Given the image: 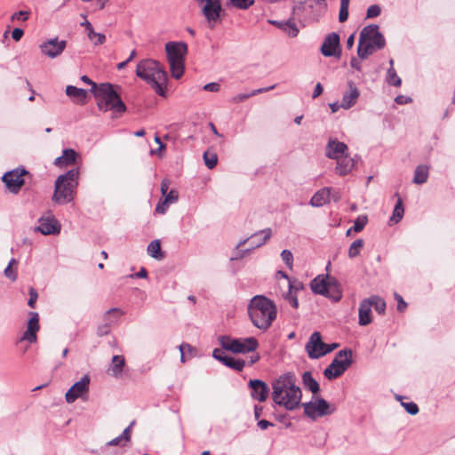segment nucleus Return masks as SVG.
Here are the masks:
<instances>
[{
	"label": "nucleus",
	"mask_w": 455,
	"mask_h": 455,
	"mask_svg": "<svg viewBox=\"0 0 455 455\" xmlns=\"http://www.w3.org/2000/svg\"><path fill=\"white\" fill-rule=\"evenodd\" d=\"M66 94L71 98L76 104L84 105L86 103L87 92L84 89L68 85L66 87Z\"/></svg>",
	"instance_id": "obj_28"
},
{
	"label": "nucleus",
	"mask_w": 455,
	"mask_h": 455,
	"mask_svg": "<svg viewBox=\"0 0 455 455\" xmlns=\"http://www.w3.org/2000/svg\"><path fill=\"white\" fill-rule=\"evenodd\" d=\"M15 264H17V260L14 258H12L9 261L8 266L4 269V275L12 281H15L17 279V273L12 267V265Z\"/></svg>",
	"instance_id": "obj_45"
},
{
	"label": "nucleus",
	"mask_w": 455,
	"mask_h": 455,
	"mask_svg": "<svg viewBox=\"0 0 455 455\" xmlns=\"http://www.w3.org/2000/svg\"><path fill=\"white\" fill-rule=\"evenodd\" d=\"M28 17H29V12H27V11H20V12H14L12 15L11 20H20L22 21H25V20H28Z\"/></svg>",
	"instance_id": "obj_55"
},
{
	"label": "nucleus",
	"mask_w": 455,
	"mask_h": 455,
	"mask_svg": "<svg viewBox=\"0 0 455 455\" xmlns=\"http://www.w3.org/2000/svg\"><path fill=\"white\" fill-rule=\"evenodd\" d=\"M81 26L82 27H84L86 31H87V36L89 37V39L91 41H93L94 39H96L93 44L95 45H100V44H103L105 40H106V36L105 35L101 34V33H96L91 24V22H89L87 20H85L84 22L81 23Z\"/></svg>",
	"instance_id": "obj_31"
},
{
	"label": "nucleus",
	"mask_w": 455,
	"mask_h": 455,
	"mask_svg": "<svg viewBox=\"0 0 455 455\" xmlns=\"http://www.w3.org/2000/svg\"><path fill=\"white\" fill-rule=\"evenodd\" d=\"M366 300H370L371 307H373L375 311L379 314H384L386 310V302L383 299L379 296L373 295L367 298Z\"/></svg>",
	"instance_id": "obj_38"
},
{
	"label": "nucleus",
	"mask_w": 455,
	"mask_h": 455,
	"mask_svg": "<svg viewBox=\"0 0 455 455\" xmlns=\"http://www.w3.org/2000/svg\"><path fill=\"white\" fill-rule=\"evenodd\" d=\"M331 189L323 188L318 190L310 199L309 204L314 207H321L330 202Z\"/></svg>",
	"instance_id": "obj_29"
},
{
	"label": "nucleus",
	"mask_w": 455,
	"mask_h": 455,
	"mask_svg": "<svg viewBox=\"0 0 455 455\" xmlns=\"http://www.w3.org/2000/svg\"><path fill=\"white\" fill-rule=\"evenodd\" d=\"M337 165L335 172L339 176H346L349 174L355 167L356 159L351 157L348 154L336 160Z\"/></svg>",
	"instance_id": "obj_25"
},
{
	"label": "nucleus",
	"mask_w": 455,
	"mask_h": 455,
	"mask_svg": "<svg viewBox=\"0 0 455 455\" xmlns=\"http://www.w3.org/2000/svg\"><path fill=\"white\" fill-rule=\"evenodd\" d=\"M43 235H55L60 232V225L52 216L41 217L38 220V226L35 228Z\"/></svg>",
	"instance_id": "obj_22"
},
{
	"label": "nucleus",
	"mask_w": 455,
	"mask_h": 455,
	"mask_svg": "<svg viewBox=\"0 0 455 455\" xmlns=\"http://www.w3.org/2000/svg\"><path fill=\"white\" fill-rule=\"evenodd\" d=\"M326 343L322 340L321 333L313 332L305 346L306 352L310 359H318L324 355Z\"/></svg>",
	"instance_id": "obj_17"
},
{
	"label": "nucleus",
	"mask_w": 455,
	"mask_h": 455,
	"mask_svg": "<svg viewBox=\"0 0 455 455\" xmlns=\"http://www.w3.org/2000/svg\"><path fill=\"white\" fill-rule=\"evenodd\" d=\"M91 379L85 374L79 381L76 382L66 393L65 398L68 403H74L76 399H84L88 395Z\"/></svg>",
	"instance_id": "obj_16"
},
{
	"label": "nucleus",
	"mask_w": 455,
	"mask_h": 455,
	"mask_svg": "<svg viewBox=\"0 0 455 455\" xmlns=\"http://www.w3.org/2000/svg\"><path fill=\"white\" fill-rule=\"evenodd\" d=\"M326 11V0H304L296 4L292 8L294 15L303 14L305 19L312 21H318Z\"/></svg>",
	"instance_id": "obj_9"
},
{
	"label": "nucleus",
	"mask_w": 455,
	"mask_h": 455,
	"mask_svg": "<svg viewBox=\"0 0 455 455\" xmlns=\"http://www.w3.org/2000/svg\"><path fill=\"white\" fill-rule=\"evenodd\" d=\"M167 60L172 77L179 79L184 73V60L188 45L184 42H169L165 44Z\"/></svg>",
	"instance_id": "obj_8"
},
{
	"label": "nucleus",
	"mask_w": 455,
	"mask_h": 455,
	"mask_svg": "<svg viewBox=\"0 0 455 455\" xmlns=\"http://www.w3.org/2000/svg\"><path fill=\"white\" fill-rule=\"evenodd\" d=\"M124 364L125 359L123 355H114L109 368L111 375L116 378L120 377L122 375Z\"/></svg>",
	"instance_id": "obj_32"
},
{
	"label": "nucleus",
	"mask_w": 455,
	"mask_h": 455,
	"mask_svg": "<svg viewBox=\"0 0 455 455\" xmlns=\"http://www.w3.org/2000/svg\"><path fill=\"white\" fill-rule=\"evenodd\" d=\"M371 307L370 300H366V299H363L359 306L358 315H359V322L358 323L361 326L368 325L371 323Z\"/></svg>",
	"instance_id": "obj_30"
},
{
	"label": "nucleus",
	"mask_w": 455,
	"mask_h": 455,
	"mask_svg": "<svg viewBox=\"0 0 455 455\" xmlns=\"http://www.w3.org/2000/svg\"><path fill=\"white\" fill-rule=\"evenodd\" d=\"M202 12L207 20L209 28H213L218 23L222 11L220 0H198Z\"/></svg>",
	"instance_id": "obj_14"
},
{
	"label": "nucleus",
	"mask_w": 455,
	"mask_h": 455,
	"mask_svg": "<svg viewBox=\"0 0 455 455\" xmlns=\"http://www.w3.org/2000/svg\"><path fill=\"white\" fill-rule=\"evenodd\" d=\"M284 298L293 308H298L299 301L296 293L288 291Z\"/></svg>",
	"instance_id": "obj_51"
},
{
	"label": "nucleus",
	"mask_w": 455,
	"mask_h": 455,
	"mask_svg": "<svg viewBox=\"0 0 455 455\" xmlns=\"http://www.w3.org/2000/svg\"><path fill=\"white\" fill-rule=\"evenodd\" d=\"M78 154L72 148H66L62 151V155L55 158L54 165L63 168L76 164Z\"/></svg>",
	"instance_id": "obj_27"
},
{
	"label": "nucleus",
	"mask_w": 455,
	"mask_h": 455,
	"mask_svg": "<svg viewBox=\"0 0 455 455\" xmlns=\"http://www.w3.org/2000/svg\"><path fill=\"white\" fill-rule=\"evenodd\" d=\"M135 424V421H132L131 424L123 431L120 435L125 443H129L131 441L132 436V427Z\"/></svg>",
	"instance_id": "obj_56"
},
{
	"label": "nucleus",
	"mask_w": 455,
	"mask_h": 455,
	"mask_svg": "<svg viewBox=\"0 0 455 455\" xmlns=\"http://www.w3.org/2000/svg\"><path fill=\"white\" fill-rule=\"evenodd\" d=\"M79 168H74L60 175L55 180L52 201L59 204H67L74 200L78 186Z\"/></svg>",
	"instance_id": "obj_6"
},
{
	"label": "nucleus",
	"mask_w": 455,
	"mask_h": 455,
	"mask_svg": "<svg viewBox=\"0 0 455 455\" xmlns=\"http://www.w3.org/2000/svg\"><path fill=\"white\" fill-rule=\"evenodd\" d=\"M29 315L30 318L28 323V328L21 339L34 343L36 341V331L39 330V315L36 312H30Z\"/></svg>",
	"instance_id": "obj_24"
},
{
	"label": "nucleus",
	"mask_w": 455,
	"mask_h": 455,
	"mask_svg": "<svg viewBox=\"0 0 455 455\" xmlns=\"http://www.w3.org/2000/svg\"><path fill=\"white\" fill-rule=\"evenodd\" d=\"M37 298H38V294H37V291H36L35 288L33 287H30L29 288V299L28 301V305L31 307V308H34L35 306H36V302L37 300Z\"/></svg>",
	"instance_id": "obj_54"
},
{
	"label": "nucleus",
	"mask_w": 455,
	"mask_h": 455,
	"mask_svg": "<svg viewBox=\"0 0 455 455\" xmlns=\"http://www.w3.org/2000/svg\"><path fill=\"white\" fill-rule=\"evenodd\" d=\"M250 97H252V95H251V92L250 93H240V94H237L236 96H235L232 99V101L235 103H238V102L244 101L245 100L249 99Z\"/></svg>",
	"instance_id": "obj_62"
},
{
	"label": "nucleus",
	"mask_w": 455,
	"mask_h": 455,
	"mask_svg": "<svg viewBox=\"0 0 455 455\" xmlns=\"http://www.w3.org/2000/svg\"><path fill=\"white\" fill-rule=\"evenodd\" d=\"M164 197L165 203H168L169 204H174L179 199V193L175 189H171Z\"/></svg>",
	"instance_id": "obj_49"
},
{
	"label": "nucleus",
	"mask_w": 455,
	"mask_h": 455,
	"mask_svg": "<svg viewBox=\"0 0 455 455\" xmlns=\"http://www.w3.org/2000/svg\"><path fill=\"white\" fill-rule=\"evenodd\" d=\"M281 257L283 261L286 264V266L291 269L293 266V255L291 251L283 250L281 252Z\"/></svg>",
	"instance_id": "obj_46"
},
{
	"label": "nucleus",
	"mask_w": 455,
	"mask_h": 455,
	"mask_svg": "<svg viewBox=\"0 0 455 455\" xmlns=\"http://www.w3.org/2000/svg\"><path fill=\"white\" fill-rule=\"evenodd\" d=\"M203 89L207 92H217L220 89V85L218 83L206 84Z\"/></svg>",
	"instance_id": "obj_60"
},
{
	"label": "nucleus",
	"mask_w": 455,
	"mask_h": 455,
	"mask_svg": "<svg viewBox=\"0 0 455 455\" xmlns=\"http://www.w3.org/2000/svg\"><path fill=\"white\" fill-rule=\"evenodd\" d=\"M396 196H399L398 194H395ZM404 209L403 206V201L400 197H398L397 203L394 208L393 214L389 220L390 222L398 223L403 217Z\"/></svg>",
	"instance_id": "obj_35"
},
{
	"label": "nucleus",
	"mask_w": 455,
	"mask_h": 455,
	"mask_svg": "<svg viewBox=\"0 0 455 455\" xmlns=\"http://www.w3.org/2000/svg\"><path fill=\"white\" fill-rule=\"evenodd\" d=\"M247 310L252 324L263 331L271 326L277 315L275 302L264 295H256L251 298Z\"/></svg>",
	"instance_id": "obj_2"
},
{
	"label": "nucleus",
	"mask_w": 455,
	"mask_h": 455,
	"mask_svg": "<svg viewBox=\"0 0 455 455\" xmlns=\"http://www.w3.org/2000/svg\"><path fill=\"white\" fill-rule=\"evenodd\" d=\"M302 383L313 394L319 392L320 387L318 382L313 378L310 371H305L302 375Z\"/></svg>",
	"instance_id": "obj_34"
},
{
	"label": "nucleus",
	"mask_w": 455,
	"mask_h": 455,
	"mask_svg": "<svg viewBox=\"0 0 455 455\" xmlns=\"http://www.w3.org/2000/svg\"><path fill=\"white\" fill-rule=\"evenodd\" d=\"M296 382V376L291 371L285 372L275 379L272 382V399L274 403L288 411L299 408L302 392Z\"/></svg>",
	"instance_id": "obj_1"
},
{
	"label": "nucleus",
	"mask_w": 455,
	"mask_h": 455,
	"mask_svg": "<svg viewBox=\"0 0 455 455\" xmlns=\"http://www.w3.org/2000/svg\"><path fill=\"white\" fill-rule=\"evenodd\" d=\"M381 9L378 4H372L367 9V18H375L380 14Z\"/></svg>",
	"instance_id": "obj_53"
},
{
	"label": "nucleus",
	"mask_w": 455,
	"mask_h": 455,
	"mask_svg": "<svg viewBox=\"0 0 455 455\" xmlns=\"http://www.w3.org/2000/svg\"><path fill=\"white\" fill-rule=\"evenodd\" d=\"M429 175V168L427 165H418L414 171L413 182L415 184H424L427 182Z\"/></svg>",
	"instance_id": "obj_33"
},
{
	"label": "nucleus",
	"mask_w": 455,
	"mask_h": 455,
	"mask_svg": "<svg viewBox=\"0 0 455 455\" xmlns=\"http://www.w3.org/2000/svg\"><path fill=\"white\" fill-rule=\"evenodd\" d=\"M360 95V92L358 88L353 82L348 83V91L344 92L341 106L344 109H349L352 108L357 101Z\"/></svg>",
	"instance_id": "obj_26"
},
{
	"label": "nucleus",
	"mask_w": 455,
	"mask_h": 455,
	"mask_svg": "<svg viewBox=\"0 0 455 455\" xmlns=\"http://www.w3.org/2000/svg\"><path fill=\"white\" fill-rule=\"evenodd\" d=\"M123 314L124 312L117 307H113L106 311L103 316L105 323L98 326L97 335L100 337L108 335L110 331L111 325L116 323L118 317Z\"/></svg>",
	"instance_id": "obj_21"
},
{
	"label": "nucleus",
	"mask_w": 455,
	"mask_h": 455,
	"mask_svg": "<svg viewBox=\"0 0 455 455\" xmlns=\"http://www.w3.org/2000/svg\"><path fill=\"white\" fill-rule=\"evenodd\" d=\"M125 442L124 440L122 438L121 435H118L116 436V438L110 440L109 442L107 443V445L108 446H116V445H121L122 447L125 446Z\"/></svg>",
	"instance_id": "obj_59"
},
{
	"label": "nucleus",
	"mask_w": 455,
	"mask_h": 455,
	"mask_svg": "<svg viewBox=\"0 0 455 455\" xmlns=\"http://www.w3.org/2000/svg\"><path fill=\"white\" fill-rule=\"evenodd\" d=\"M204 164L209 169H213L218 164V156L215 153L208 151L204 153Z\"/></svg>",
	"instance_id": "obj_43"
},
{
	"label": "nucleus",
	"mask_w": 455,
	"mask_h": 455,
	"mask_svg": "<svg viewBox=\"0 0 455 455\" xmlns=\"http://www.w3.org/2000/svg\"><path fill=\"white\" fill-rule=\"evenodd\" d=\"M280 28L287 33L291 37H296L299 34V28L291 19L284 21V23H281Z\"/></svg>",
	"instance_id": "obj_37"
},
{
	"label": "nucleus",
	"mask_w": 455,
	"mask_h": 455,
	"mask_svg": "<svg viewBox=\"0 0 455 455\" xmlns=\"http://www.w3.org/2000/svg\"><path fill=\"white\" fill-rule=\"evenodd\" d=\"M386 45L384 36L379 32L376 24L365 26L360 32L357 55L361 60H366L375 52L382 50Z\"/></svg>",
	"instance_id": "obj_4"
},
{
	"label": "nucleus",
	"mask_w": 455,
	"mask_h": 455,
	"mask_svg": "<svg viewBox=\"0 0 455 455\" xmlns=\"http://www.w3.org/2000/svg\"><path fill=\"white\" fill-rule=\"evenodd\" d=\"M364 242L363 239L359 238L355 240L349 246L348 249V257L350 259H354L360 254V251L363 248Z\"/></svg>",
	"instance_id": "obj_40"
},
{
	"label": "nucleus",
	"mask_w": 455,
	"mask_h": 455,
	"mask_svg": "<svg viewBox=\"0 0 455 455\" xmlns=\"http://www.w3.org/2000/svg\"><path fill=\"white\" fill-rule=\"evenodd\" d=\"M136 76L150 84L158 95H165L167 73L158 61L152 59L140 60L136 67Z\"/></svg>",
	"instance_id": "obj_3"
},
{
	"label": "nucleus",
	"mask_w": 455,
	"mask_h": 455,
	"mask_svg": "<svg viewBox=\"0 0 455 455\" xmlns=\"http://www.w3.org/2000/svg\"><path fill=\"white\" fill-rule=\"evenodd\" d=\"M24 35V31L21 28H16L12 30V37L14 41L18 42L21 39Z\"/></svg>",
	"instance_id": "obj_61"
},
{
	"label": "nucleus",
	"mask_w": 455,
	"mask_h": 455,
	"mask_svg": "<svg viewBox=\"0 0 455 455\" xmlns=\"http://www.w3.org/2000/svg\"><path fill=\"white\" fill-rule=\"evenodd\" d=\"M350 0H340V8L339 13V21L343 23L348 19V7H349Z\"/></svg>",
	"instance_id": "obj_42"
},
{
	"label": "nucleus",
	"mask_w": 455,
	"mask_h": 455,
	"mask_svg": "<svg viewBox=\"0 0 455 455\" xmlns=\"http://www.w3.org/2000/svg\"><path fill=\"white\" fill-rule=\"evenodd\" d=\"M170 180L168 179H164L161 182V193L163 195V196H164L169 191V187H170Z\"/></svg>",
	"instance_id": "obj_64"
},
{
	"label": "nucleus",
	"mask_w": 455,
	"mask_h": 455,
	"mask_svg": "<svg viewBox=\"0 0 455 455\" xmlns=\"http://www.w3.org/2000/svg\"><path fill=\"white\" fill-rule=\"evenodd\" d=\"M27 174H28V172L24 167H18L6 172L2 176L1 180L4 183L5 188L8 192L17 195L25 183L23 177Z\"/></svg>",
	"instance_id": "obj_13"
},
{
	"label": "nucleus",
	"mask_w": 455,
	"mask_h": 455,
	"mask_svg": "<svg viewBox=\"0 0 455 455\" xmlns=\"http://www.w3.org/2000/svg\"><path fill=\"white\" fill-rule=\"evenodd\" d=\"M252 399L260 403L265 402L269 394L267 384L260 379H251L248 383Z\"/></svg>",
	"instance_id": "obj_23"
},
{
	"label": "nucleus",
	"mask_w": 455,
	"mask_h": 455,
	"mask_svg": "<svg viewBox=\"0 0 455 455\" xmlns=\"http://www.w3.org/2000/svg\"><path fill=\"white\" fill-rule=\"evenodd\" d=\"M395 103L399 105L407 104L412 101L411 98L403 96V95H398L395 99Z\"/></svg>",
	"instance_id": "obj_63"
},
{
	"label": "nucleus",
	"mask_w": 455,
	"mask_h": 455,
	"mask_svg": "<svg viewBox=\"0 0 455 455\" xmlns=\"http://www.w3.org/2000/svg\"><path fill=\"white\" fill-rule=\"evenodd\" d=\"M148 253L154 259H162L164 255L161 251L160 242L154 240L148 245Z\"/></svg>",
	"instance_id": "obj_36"
},
{
	"label": "nucleus",
	"mask_w": 455,
	"mask_h": 455,
	"mask_svg": "<svg viewBox=\"0 0 455 455\" xmlns=\"http://www.w3.org/2000/svg\"><path fill=\"white\" fill-rule=\"evenodd\" d=\"M352 363V350H339L329 366L323 371V375L329 380L335 379L340 377L351 366Z\"/></svg>",
	"instance_id": "obj_11"
},
{
	"label": "nucleus",
	"mask_w": 455,
	"mask_h": 455,
	"mask_svg": "<svg viewBox=\"0 0 455 455\" xmlns=\"http://www.w3.org/2000/svg\"><path fill=\"white\" fill-rule=\"evenodd\" d=\"M310 288L315 294L325 296L338 302L342 298V290L339 282L329 275H319L310 283Z\"/></svg>",
	"instance_id": "obj_7"
},
{
	"label": "nucleus",
	"mask_w": 455,
	"mask_h": 455,
	"mask_svg": "<svg viewBox=\"0 0 455 455\" xmlns=\"http://www.w3.org/2000/svg\"><path fill=\"white\" fill-rule=\"evenodd\" d=\"M93 94L100 110L103 112L111 110L113 114L126 112V106L112 84H100Z\"/></svg>",
	"instance_id": "obj_5"
},
{
	"label": "nucleus",
	"mask_w": 455,
	"mask_h": 455,
	"mask_svg": "<svg viewBox=\"0 0 455 455\" xmlns=\"http://www.w3.org/2000/svg\"><path fill=\"white\" fill-rule=\"evenodd\" d=\"M348 147L344 142L339 141L337 139L330 138L325 147V156L329 159L337 160L346 156Z\"/></svg>",
	"instance_id": "obj_20"
},
{
	"label": "nucleus",
	"mask_w": 455,
	"mask_h": 455,
	"mask_svg": "<svg viewBox=\"0 0 455 455\" xmlns=\"http://www.w3.org/2000/svg\"><path fill=\"white\" fill-rule=\"evenodd\" d=\"M212 356L216 360L221 362L223 364L225 363V360H227V358L229 357V355H227L225 352L220 348H215L212 351Z\"/></svg>",
	"instance_id": "obj_52"
},
{
	"label": "nucleus",
	"mask_w": 455,
	"mask_h": 455,
	"mask_svg": "<svg viewBox=\"0 0 455 455\" xmlns=\"http://www.w3.org/2000/svg\"><path fill=\"white\" fill-rule=\"evenodd\" d=\"M219 342L223 349L235 354L254 352L259 347V341L254 337L234 339L228 335L219 337Z\"/></svg>",
	"instance_id": "obj_10"
},
{
	"label": "nucleus",
	"mask_w": 455,
	"mask_h": 455,
	"mask_svg": "<svg viewBox=\"0 0 455 455\" xmlns=\"http://www.w3.org/2000/svg\"><path fill=\"white\" fill-rule=\"evenodd\" d=\"M405 411L411 415H416L419 412L418 405L413 402L402 403Z\"/></svg>",
	"instance_id": "obj_50"
},
{
	"label": "nucleus",
	"mask_w": 455,
	"mask_h": 455,
	"mask_svg": "<svg viewBox=\"0 0 455 455\" xmlns=\"http://www.w3.org/2000/svg\"><path fill=\"white\" fill-rule=\"evenodd\" d=\"M368 222L366 215H359L354 221L353 230L356 233L361 232Z\"/></svg>",
	"instance_id": "obj_44"
},
{
	"label": "nucleus",
	"mask_w": 455,
	"mask_h": 455,
	"mask_svg": "<svg viewBox=\"0 0 455 455\" xmlns=\"http://www.w3.org/2000/svg\"><path fill=\"white\" fill-rule=\"evenodd\" d=\"M301 406L304 408L305 415L313 420L320 417L330 415L335 411V407L331 406L322 397H317L315 401L304 403Z\"/></svg>",
	"instance_id": "obj_12"
},
{
	"label": "nucleus",
	"mask_w": 455,
	"mask_h": 455,
	"mask_svg": "<svg viewBox=\"0 0 455 455\" xmlns=\"http://www.w3.org/2000/svg\"><path fill=\"white\" fill-rule=\"evenodd\" d=\"M386 80L388 84L396 86V87L400 86L402 84V80L397 76L396 71L395 70L394 67H390L387 69Z\"/></svg>",
	"instance_id": "obj_41"
},
{
	"label": "nucleus",
	"mask_w": 455,
	"mask_h": 455,
	"mask_svg": "<svg viewBox=\"0 0 455 455\" xmlns=\"http://www.w3.org/2000/svg\"><path fill=\"white\" fill-rule=\"evenodd\" d=\"M395 299L397 300V310L401 312L403 311L407 307V303L398 293H395Z\"/></svg>",
	"instance_id": "obj_58"
},
{
	"label": "nucleus",
	"mask_w": 455,
	"mask_h": 455,
	"mask_svg": "<svg viewBox=\"0 0 455 455\" xmlns=\"http://www.w3.org/2000/svg\"><path fill=\"white\" fill-rule=\"evenodd\" d=\"M232 4L238 9L246 10L251 6L254 0H230Z\"/></svg>",
	"instance_id": "obj_48"
},
{
	"label": "nucleus",
	"mask_w": 455,
	"mask_h": 455,
	"mask_svg": "<svg viewBox=\"0 0 455 455\" xmlns=\"http://www.w3.org/2000/svg\"><path fill=\"white\" fill-rule=\"evenodd\" d=\"M321 52L325 57H339V36L332 32L328 34L321 46Z\"/></svg>",
	"instance_id": "obj_19"
},
{
	"label": "nucleus",
	"mask_w": 455,
	"mask_h": 455,
	"mask_svg": "<svg viewBox=\"0 0 455 455\" xmlns=\"http://www.w3.org/2000/svg\"><path fill=\"white\" fill-rule=\"evenodd\" d=\"M289 291L290 292H297L304 288L303 283L297 279H289Z\"/></svg>",
	"instance_id": "obj_47"
},
{
	"label": "nucleus",
	"mask_w": 455,
	"mask_h": 455,
	"mask_svg": "<svg viewBox=\"0 0 455 455\" xmlns=\"http://www.w3.org/2000/svg\"><path fill=\"white\" fill-rule=\"evenodd\" d=\"M224 365L237 371H242L244 366L246 365V361L229 356L227 358V360H225Z\"/></svg>",
	"instance_id": "obj_39"
},
{
	"label": "nucleus",
	"mask_w": 455,
	"mask_h": 455,
	"mask_svg": "<svg viewBox=\"0 0 455 455\" xmlns=\"http://www.w3.org/2000/svg\"><path fill=\"white\" fill-rule=\"evenodd\" d=\"M272 231L270 228H265L263 230H260L259 232L254 233L251 235L249 238L242 240L237 244V248L243 245L248 240L251 241L250 243V248L246 250H242L238 251V256L235 258H232V259H236L238 258L243 257L247 252L251 251L253 249H256L258 247H260L261 245L265 244L266 242L271 237Z\"/></svg>",
	"instance_id": "obj_15"
},
{
	"label": "nucleus",
	"mask_w": 455,
	"mask_h": 455,
	"mask_svg": "<svg viewBox=\"0 0 455 455\" xmlns=\"http://www.w3.org/2000/svg\"><path fill=\"white\" fill-rule=\"evenodd\" d=\"M169 207V204L165 203V200H161L156 204V212L160 214H164Z\"/></svg>",
	"instance_id": "obj_57"
},
{
	"label": "nucleus",
	"mask_w": 455,
	"mask_h": 455,
	"mask_svg": "<svg viewBox=\"0 0 455 455\" xmlns=\"http://www.w3.org/2000/svg\"><path fill=\"white\" fill-rule=\"evenodd\" d=\"M66 46L67 42L65 40H59L58 37H55L43 42L39 48L44 55L54 59L64 52Z\"/></svg>",
	"instance_id": "obj_18"
}]
</instances>
